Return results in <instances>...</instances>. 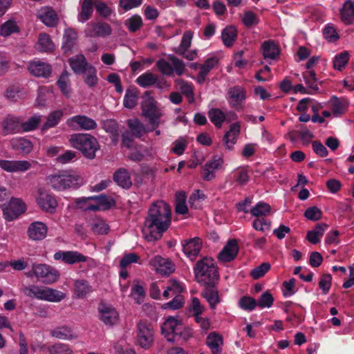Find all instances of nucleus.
Here are the masks:
<instances>
[{"label": "nucleus", "instance_id": "6e6d98bb", "mask_svg": "<svg viewBox=\"0 0 354 354\" xmlns=\"http://www.w3.org/2000/svg\"><path fill=\"white\" fill-rule=\"evenodd\" d=\"M28 71L35 77H44V62L41 61H32L29 63Z\"/></svg>", "mask_w": 354, "mask_h": 354}, {"label": "nucleus", "instance_id": "5701e85b", "mask_svg": "<svg viewBox=\"0 0 354 354\" xmlns=\"http://www.w3.org/2000/svg\"><path fill=\"white\" fill-rule=\"evenodd\" d=\"M113 180L118 185L124 189H129L132 185L131 176L124 168H120L115 171Z\"/></svg>", "mask_w": 354, "mask_h": 354}, {"label": "nucleus", "instance_id": "2eb2a0df", "mask_svg": "<svg viewBox=\"0 0 354 354\" xmlns=\"http://www.w3.org/2000/svg\"><path fill=\"white\" fill-rule=\"evenodd\" d=\"M23 118L8 115L2 122L1 127L4 135L21 132V121Z\"/></svg>", "mask_w": 354, "mask_h": 354}, {"label": "nucleus", "instance_id": "0e129e2a", "mask_svg": "<svg viewBox=\"0 0 354 354\" xmlns=\"http://www.w3.org/2000/svg\"><path fill=\"white\" fill-rule=\"evenodd\" d=\"M270 269V264L267 262L261 263L250 272V275L254 279L262 277Z\"/></svg>", "mask_w": 354, "mask_h": 354}, {"label": "nucleus", "instance_id": "9b49d317", "mask_svg": "<svg viewBox=\"0 0 354 354\" xmlns=\"http://www.w3.org/2000/svg\"><path fill=\"white\" fill-rule=\"evenodd\" d=\"M99 318L107 326H113L119 321V314L113 307L100 304L98 308Z\"/></svg>", "mask_w": 354, "mask_h": 354}, {"label": "nucleus", "instance_id": "5fc2aeb1", "mask_svg": "<svg viewBox=\"0 0 354 354\" xmlns=\"http://www.w3.org/2000/svg\"><path fill=\"white\" fill-rule=\"evenodd\" d=\"M142 25V19L141 17L138 15H133L125 21V26L131 32H136Z\"/></svg>", "mask_w": 354, "mask_h": 354}, {"label": "nucleus", "instance_id": "4468645a", "mask_svg": "<svg viewBox=\"0 0 354 354\" xmlns=\"http://www.w3.org/2000/svg\"><path fill=\"white\" fill-rule=\"evenodd\" d=\"M239 250L237 241L236 239H230L219 252L218 259L223 263L232 261L237 256Z\"/></svg>", "mask_w": 354, "mask_h": 354}, {"label": "nucleus", "instance_id": "39448f33", "mask_svg": "<svg viewBox=\"0 0 354 354\" xmlns=\"http://www.w3.org/2000/svg\"><path fill=\"white\" fill-rule=\"evenodd\" d=\"M142 98V115L149 120V122L153 129H156L160 124V118L162 116V112L159 104L151 96V92L149 91L144 93Z\"/></svg>", "mask_w": 354, "mask_h": 354}, {"label": "nucleus", "instance_id": "052dcab7", "mask_svg": "<svg viewBox=\"0 0 354 354\" xmlns=\"http://www.w3.org/2000/svg\"><path fill=\"white\" fill-rule=\"evenodd\" d=\"M96 73H97V71H96L95 68L92 65L89 66L87 68L86 73H84L85 75V79H84L85 83L88 86L92 87L96 84V83L97 82V77Z\"/></svg>", "mask_w": 354, "mask_h": 354}, {"label": "nucleus", "instance_id": "3c124183", "mask_svg": "<svg viewBox=\"0 0 354 354\" xmlns=\"http://www.w3.org/2000/svg\"><path fill=\"white\" fill-rule=\"evenodd\" d=\"M349 53L347 51H344L337 55L333 59V68L337 71H342L349 60Z\"/></svg>", "mask_w": 354, "mask_h": 354}, {"label": "nucleus", "instance_id": "f704fd0d", "mask_svg": "<svg viewBox=\"0 0 354 354\" xmlns=\"http://www.w3.org/2000/svg\"><path fill=\"white\" fill-rule=\"evenodd\" d=\"M11 145L13 149L20 151L23 153H29L32 148L30 141L25 138H15L11 141Z\"/></svg>", "mask_w": 354, "mask_h": 354}, {"label": "nucleus", "instance_id": "4be33fe9", "mask_svg": "<svg viewBox=\"0 0 354 354\" xmlns=\"http://www.w3.org/2000/svg\"><path fill=\"white\" fill-rule=\"evenodd\" d=\"M240 131L241 126L239 122H236L231 124L230 130L225 133L223 137V142L228 149H231L236 143Z\"/></svg>", "mask_w": 354, "mask_h": 354}, {"label": "nucleus", "instance_id": "c9c22d12", "mask_svg": "<svg viewBox=\"0 0 354 354\" xmlns=\"http://www.w3.org/2000/svg\"><path fill=\"white\" fill-rule=\"evenodd\" d=\"M127 124L135 138H140L147 132L145 125L138 119H129Z\"/></svg>", "mask_w": 354, "mask_h": 354}, {"label": "nucleus", "instance_id": "423d86ee", "mask_svg": "<svg viewBox=\"0 0 354 354\" xmlns=\"http://www.w3.org/2000/svg\"><path fill=\"white\" fill-rule=\"evenodd\" d=\"M136 342L141 348L149 349L154 342V329L147 321H140L136 326Z\"/></svg>", "mask_w": 354, "mask_h": 354}, {"label": "nucleus", "instance_id": "f8f14e48", "mask_svg": "<svg viewBox=\"0 0 354 354\" xmlns=\"http://www.w3.org/2000/svg\"><path fill=\"white\" fill-rule=\"evenodd\" d=\"M87 257L77 251H58L54 254V259L56 261L62 260L66 264H75L77 263L86 262Z\"/></svg>", "mask_w": 354, "mask_h": 354}, {"label": "nucleus", "instance_id": "7c9ffc66", "mask_svg": "<svg viewBox=\"0 0 354 354\" xmlns=\"http://www.w3.org/2000/svg\"><path fill=\"white\" fill-rule=\"evenodd\" d=\"M237 38V30L234 26H228L221 32V39L226 47H230Z\"/></svg>", "mask_w": 354, "mask_h": 354}, {"label": "nucleus", "instance_id": "a878e982", "mask_svg": "<svg viewBox=\"0 0 354 354\" xmlns=\"http://www.w3.org/2000/svg\"><path fill=\"white\" fill-rule=\"evenodd\" d=\"M332 113L335 116L343 115L348 107V102L345 98L333 96L330 99Z\"/></svg>", "mask_w": 354, "mask_h": 354}, {"label": "nucleus", "instance_id": "1a4fd4ad", "mask_svg": "<svg viewBox=\"0 0 354 354\" xmlns=\"http://www.w3.org/2000/svg\"><path fill=\"white\" fill-rule=\"evenodd\" d=\"M66 125L72 130H93L97 127V123L94 120L86 115H77L68 118L66 122Z\"/></svg>", "mask_w": 354, "mask_h": 354}, {"label": "nucleus", "instance_id": "7ed1b4c3", "mask_svg": "<svg viewBox=\"0 0 354 354\" xmlns=\"http://www.w3.org/2000/svg\"><path fill=\"white\" fill-rule=\"evenodd\" d=\"M48 184L57 190L66 189H77L83 185V178L74 171H62L58 174L50 175L48 178Z\"/></svg>", "mask_w": 354, "mask_h": 354}, {"label": "nucleus", "instance_id": "de8ad7c7", "mask_svg": "<svg viewBox=\"0 0 354 354\" xmlns=\"http://www.w3.org/2000/svg\"><path fill=\"white\" fill-rule=\"evenodd\" d=\"M186 196L185 192H179L176 194V207L175 210L177 214H185L188 212V207L185 203Z\"/></svg>", "mask_w": 354, "mask_h": 354}, {"label": "nucleus", "instance_id": "864d4df0", "mask_svg": "<svg viewBox=\"0 0 354 354\" xmlns=\"http://www.w3.org/2000/svg\"><path fill=\"white\" fill-rule=\"evenodd\" d=\"M90 227L95 234H106L109 230L107 224L102 219H94L91 223Z\"/></svg>", "mask_w": 354, "mask_h": 354}, {"label": "nucleus", "instance_id": "c85d7f7f", "mask_svg": "<svg viewBox=\"0 0 354 354\" xmlns=\"http://www.w3.org/2000/svg\"><path fill=\"white\" fill-rule=\"evenodd\" d=\"M102 126L106 132L110 133L113 144L116 145L119 140L118 124L113 120H106L103 122Z\"/></svg>", "mask_w": 354, "mask_h": 354}, {"label": "nucleus", "instance_id": "49530a36", "mask_svg": "<svg viewBox=\"0 0 354 354\" xmlns=\"http://www.w3.org/2000/svg\"><path fill=\"white\" fill-rule=\"evenodd\" d=\"M270 209L271 208L269 204L264 202H259L250 209V212L253 216L263 217L270 214Z\"/></svg>", "mask_w": 354, "mask_h": 354}, {"label": "nucleus", "instance_id": "ea45409f", "mask_svg": "<svg viewBox=\"0 0 354 354\" xmlns=\"http://www.w3.org/2000/svg\"><path fill=\"white\" fill-rule=\"evenodd\" d=\"M23 293L29 297L38 299H44V286H30L22 288Z\"/></svg>", "mask_w": 354, "mask_h": 354}, {"label": "nucleus", "instance_id": "a211bd4d", "mask_svg": "<svg viewBox=\"0 0 354 354\" xmlns=\"http://www.w3.org/2000/svg\"><path fill=\"white\" fill-rule=\"evenodd\" d=\"M30 166V163L26 160H0V167L7 172L26 171Z\"/></svg>", "mask_w": 354, "mask_h": 354}, {"label": "nucleus", "instance_id": "8fccbe9b", "mask_svg": "<svg viewBox=\"0 0 354 354\" xmlns=\"http://www.w3.org/2000/svg\"><path fill=\"white\" fill-rule=\"evenodd\" d=\"M41 116L33 115L30 117L27 121H21V132H28L35 130L41 122Z\"/></svg>", "mask_w": 354, "mask_h": 354}, {"label": "nucleus", "instance_id": "9d476101", "mask_svg": "<svg viewBox=\"0 0 354 354\" xmlns=\"http://www.w3.org/2000/svg\"><path fill=\"white\" fill-rule=\"evenodd\" d=\"M181 322L173 317H169L162 325L161 332L168 342L176 341V335L180 329Z\"/></svg>", "mask_w": 354, "mask_h": 354}, {"label": "nucleus", "instance_id": "ddd939ff", "mask_svg": "<svg viewBox=\"0 0 354 354\" xmlns=\"http://www.w3.org/2000/svg\"><path fill=\"white\" fill-rule=\"evenodd\" d=\"M246 97L245 89L240 86H235L229 88L227 99L231 107L239 110Z\"/></svg>", "mask_w": 354, "mask_h": 354}, {"label": "nucleus", "instance_id": "680f3d73", "mask_svg": "<svg viewBox=\"0 0 354 354\" xmlns=\"http://www.w3.org/2000/svg\"><path fill=\"white\" fill-rule=\"evenodd\" d=\"M274 298L268 291L262 293L257 301V306L261 308H270L272 306Z\"/></svg>", "mask_w": 354, "mask_h": 354}, {"label": "nucleus", "instance_id": "338daca9", "mask_svg": "<svg viewBox=\"0 0 354 354\" xmlns=\"http://www.w3.org/2000/svg\"><path fill=\"white\" fill-rule=\"evenodd\" d=\"M239 306L245 310H252L257 306V300L250 297H243L239 301Z\"/></svg>", "mask_w": 354, "mask_h": 354}, {"label": "nucleus", "instance_id": "6e6552de", "mask_svg": "<svg viewBox=\"0 0 354 354\" xmlns=\"http://www.w3.org/2000/svg\"><path fill=\"white\" fill-rule=\"evenodd\" d=\"M26 210V204L21 198H11L8 204L3 207V218L7 221L17 218Z\"/></svg>", "mask_w": 354, "mask_h": 354}, {"label": "nucleus", "instance_id": "603ef678", "mask_svg": "<svg viewBox=\"0 0 354 354\" xmlns=\"http://www.w3.org/2000/svg\"><path fill=\"white\" fill-rule=\"evenodd\" d=\"M63 117V111L56 110L52 111L46 118V129L55 127Z\"/></svg>", "mask_w": 354, "mask_h": 354}, {"label": "nucleus", "instance_id": "72a5a7b5", "mask_svg": "<svg viewBox=\"0 0 354 354\" xmlns=\"http://www.w3.org/2000/svg\"><path fill=\"white\" fill-rule=\"evenodd\" d=\"M81 11L78 15V20L81 22L88 21L93 12V3L92 0H81Z\"/></svg>", "mask_w": 354, "mask_h": 354}, {"label": "nucleus", "instance_id": "79ce46f5", "mask_svg": "<svg viewBox=\"0 0 354 354\" xmlns=\"http://www.w3.org/2000/svg\"><path fill=\"white\" fill-rule=\"evenodd\" d=\"M26 275L31 278L33 282L44 283V264H33L32 270L28 272Z\"/></svg>", "mask_w": 354, "mask_h": 354}, {"label": "nucleus", "instance_id": "bb28decb", "mask_svg": "<svg viewBox=\"0 0 354 354\" xmlns=\"http://www.w3.org/2000/svg\"><path fill=\"white\" fill-rule=\"evenodd\" d=\"M86 199L97 202L99 206L103 210L109 209L115 204V201L112 198L108 197L105 194H100L98 196H90L88 198H81L77 201V205L79 206L80 203L82 201L85 202Z\"/></svg>", "mask_w": 354, "mask_h": 354}, {"label": "nucleus", "instance_id": "0eeeda50", "mask_svg": "<svg viewBox=\"0 0 354 354\" xmlns=\"http://www.w3.org/2000/svg\"><path fill=\"white\" fill-rule=\"evenodd\" d=\"M168 59L171 62L160 59L156 62V66L158 70L165 75L171 76L175 72L178 76L184 73L185 65L184 62L172 55H168Z\"/></svg>", "mask_w": 354, "mask_h": 354}, {"label": "nucleus", "instance_id": "13d9d810", "mask_svg": "<svg viewBox=\"0 0 354 354\" xmlns=\"http://www.w3.org/2000/svg\"><path fill=\"white\" fill-rule=\"evenodd\" d=\"M303 77L309 88L316 92L319 91V87L317 84L318 80L316 77V73L313 70L304 73Z\"/></svg>", "mask_w": 354, "mask_h": 354}, {"label": "nucleus", "instance_id": "bf43d9fd", "mask_svg": "<svg viewBox=\"0 0 354 354\" xmlns=\"http://www.w3.org/2000/svg\"><path fill=\"white\" fill-rule=\"evenodd\" d=\"M50 354H73V351L68 345L62 343H57L48 348Z\"/></svg>", "mask_w": 354, "mask_h": 354}, {"label": "nucleus", "instance_id": "dca6fc26", "mask_svg": "<svg viewBox=\"0 0 354 354\" xmlns=\"http://www.w3.org/2000/svg\"><path fill=\"white\" fill-rule=\"evenodd\" d=\"M183 251L185 254L193 261L198 255L201 247L202 241L198 237H195L185 240L182 243Z\"/></svg>", "mask_w": 354, "mask_h": 354}, {"label": "nucleus", "instance_id": "f3484780", "mask_svg": "<svg viewBox=\"0 0 354 354\" xmlns=\"http://www.w3.org/2000/svg\"><path fill=\"white\" fill-rule=\"evenodd\" d=\"M223 162L220 156H214L211 160L207 162L203 168V178L209 181L215 178V171L220 169Z\"/></svg>", "mask_w": 354, "mask_h": 354}, {"label": "nucleus", "instance_id": "b1692460", "mask_svg": "<svg viewBox=\"0 0 354 354\" xmlns=\"http://www.w3.org/2000/svg\"><path fill=\"white\" fill-rule=\"evenodd\" d=\"M206 343L212 354H222L223 341L220 335L216 333H209L207 337Z\"/></svg>", "mask_w": 354, "mask_h": 354}, {"label": "nucleus", "instance_id": "a19ab883", "mask_svg": "<svg viewBox=\"0 0 354 354\" xmlns=\"http://www.w3.org/2000/svg\"><path fill=\"white\" fill-rule=\"evenodd\" d=\"M202 295L208 301L211 308H215L216 304L219 303L218 293L214 286H207L202 292Z\"/></svg>", "mask_w": 354, "mask_h": 354}, {"label": "nucleus", "instance_id": "f03ea898", "mask_svg": "<svg viewBox=\"0 0 354 354\" xmlns=\"http://www.w3.org/2000/svg\"><path fill=\"white\" fill-rule=\"evenodd\" d=\"M196 281L207 286H214L218 280V272L212 258L205 257L198 261L194 268Z\"/></svg>", "mask_w": 354, "mask_h": 354}, {"label": "nucleus", "instance_id": "473e14b6", "mask_svg": "<svg viewBox=\"0 0 354 354\" xmlns=\"http://www.w3.org/2000/svg\"><path fill=\"white\" fill-rule=\"evenodd\" d=\"M28 234L32 240H42L44 238V223L42 222H34L28 229Z\"/></svg>", "mask_w": 354, "mask_h": 354}, {"label": "nucleus", "instance_id": "2f4dec72", "mask_svg": "<svg viewBox=\"0 0 354 354\" xmlns=\"http://www.w3.org/2000/svg\"><path fill=\"white\" fill-rule=\"evenodd\" d=\"M328 227V225L326 223L317 224L313 230H310L307 232L306 239L313 244L318 243L319 242L320 237L324 235V232Z\"/></svg>", "mask_w": 354, "mask_h": 354}, {"label": "nucleus", "instance_id": "09e8293b", "mask_svg": "<svg viewBox=\"0 0 354 354\" xmlns=\"http://www.w3.org/2000/svg\"><path fill=\"white\" fill-rule=\"evenodd\" d=\"M66 293L53 289L51 288H46L45 290V298L46 301L51 302H59L66 297Z\"/></svg>", "mask_w": 354, "mask_h": 354}, {"label": "nucleus", "instance_id": "412c9836", "mask_svg": "<svg viewBox=\"0 0 354 354\" xmlns=\"http://www.w3.org/2000/svg\"><path fill=\"white\" fill-rule=\"evenodd\" d=\"M68 63L73 72L76 74L84 73L91 66L83 54L76 55L68 59Z\"/></svg>", "mask_w": 354, "mask_h": 354}, {"label": "nucleus", "instance_id": "58836bf2", "mask_svg": "<svg viewBox=\"0 0 354 354\" xmlns=\"http://www.w3.org/2000/svg\"><path fill=\"white\" fill-rule=\"evenodd\" d=\"M183 291L184 288L180 282L176 280H171L169 281V285L164 290L162 295L165 298L168 299L176 295H180Z\"/></svg>", "mask_w": 354, "mask_h": 354}, {"label": "nucleus", "instance_id": "c03bdc74", "mask_svg": "<svg viewBox=\"0 0 354 354\" xmlns=\"http://www.w3.org/2000/svg\"><path fill=\"white\" fill-rule=\"evenodd\" d=\"M211 122L218 128H221L223 122L227 119V115L219 109H211L208 111Z\"/></svg>", "mask_w": 354, "mask_h": 354}, {"label": "nucleus", "instance_id": "774afa93", "mask_svg": "<svg viewBox=\"0 0 354 354\" xmlns=\"http://www.w3.org/2000/svg\"><path fill=\"white\" fill-rule=\"evenodd\" d=\"M18 27L15 22L12 21H8L4 23L1 26V35L3 37H7L10 35L12 33L17 32Z\"/></svg>", "mask_w": 354, "mask_h": 354}, {"label": "nucleus", "instance_id": "a18cd8bd", "mask_svg": "<svg viewBox=\"0 0 354 354\" xmlns=\"http://www.w3.org/2000/svg\"><path fill=\"white\" fill-rule=\"evenodd\" d=\"M50 334L59 339H73L75 337L71 330L66 326H60L50 330Z\"/></svg>", "mask_w": 354, "mask_h": 354}, {"label": "nucleus", "instance_id": "4c0bfd02", "mask_svg": "<svg viewBox=\"0 0 354 354\" xmlns=\"http://www.w3.org/2000/svg\"><path fill=\"white\" fill-rule=\"evenodd\" d=\"M138 100V91L136 88H129L126 91L124 97V106L127 109L134 108Z\"/></svg>", "mask_w": 354, "mask_h": 354}, {"label": "nucleus", "instance_id": "e433bc0d", "mask_svg": "<svg viewBox=\"0 0 354 354\" xmlns=\"http://www.w3.org/2000/svg\"><path fill=\"white\" fill-rule=\"evenodd\" d=\"M263 55L265 59H274L279 54V50L274 41L268 40L262 44Z\"/></svg>", "mask_w": 354, "mask_h": 354}, {"label": "nucleus", "instance_id": "aec40b11", "mask_svg": "<svg viewBox=\"0 0 354 354\" xmlns=\"http://www.w3.org/2000/svg\"><path fill=\"white\" fill-rule=\"evenodd\" d=\"M77 34L76 31L72 28H66L63 35L62 49L65 53H73L74 48L77 45Z\"/></svg>", "mask_w": 354, "mask_h": 354}, {"label": "nucleus", "instance_id": "c756f323", "mask_svg": "<svg viewBox=\"0 0 354 354\" xmlns=\"http://www.w3.org/2000/svg\"><path fill=\"white\" fill-rule=\"evenodd\" d=\"M91 292L93 288L87 281L78 279L74 282V293L77 298H84Z\"/></svg>", "mask_w": 354, "mask_h": 354}, {"label": "nucleus", "instance_id": "393cba45", "mask_svg": "<svg viewBox=\"0 0 354 354\" xmlns=\"http://www.w3.org/2000/svg\"><path fill=\"white\" fill-rule=\"evenodd\" d=\"M341 19L346 24L354 23V1L346 0L340 10Z\"/></svg>", "mask_w": 354, "mask_h": 354}, {"label": "nucleus", "instance_id": "4d7b16f0", "mask_svg": "<svg viewBox=\"0 0 354 354\" xmlns=\"http://www.w3.org/2000/svg\"><path fill=\"white\" fill-rule=\"evenodd\" d=\"M59 21V18L57 12L50 7H46V26L55 28Z\"/></svg>", "mask_w": 354, "mask_h": 354}, {"label": "nucleus", "instance_id": "37998d69", "mask_svg": "<svg viewBox=\"0 0 354 354\" xmlns=\"http://www.w3.org/2000/svg\"><path fill=\"white\" fill-rule=\"evenodd\" d=\"M158 76L149 71L140 75L136 79V83L143 88L149 87L157 83Z\"/></svg>", "mask_w": 354, "mask_h": 354}, {"label": "nucleus", "instance_id": "cd10ccee", "mask_svg": "<svg viewBox=\"0 0 354 354\" xmlns=\"http://www.w3.org/2000/svg\"><path fill=\"white\" fill-rule=\"evenodd\" d=\"M91 29L89 35L91 37H106L112 32L110 25L107 23L99 22L91 24Z\"/></svg>", "mask_w": 354, "mask_h": 354}, {"label": "nucleus", "instance_id": "20e7f679", "mask_svg": "<svg viewBox=\"0 0 354 354\" xmlns=\"http://www.w3.org/2000/svg\"><path fill=\"white\" fill-rule=\"evenodd\" d=\"M69 142L73 147L80 151L85 157L89 159H93L95 157V152L100 148L96 138L87 133L73 134Z\"/></svg>", "mask_w": 354, "mask_h": 354}, {"label": "nucleus", "instance_id": "f257e3e1", "mask_svg": "<svg viewBox=\"0 0 354 354\" xmlns=\"http://www.w3.org/2000/svg\"><path fill=\"white\" fill-rule=\"evenodd\" d=\"M171 222V212L168 204L162 201L152 203L145 218L142 234L149 242L159 240L169 227Z\"/></svg>", "mask_w": 354, "mask_h": 354}, {"label": "nucleus", "instance_id": "69168bd1", "mask_svg": "<svg viewBox=\"0 0 354 354\" xmlns=\"http://www.w3.org/2000/svg\"><path fill=\"white\" fill-rule=\"evenodd\" d=\"M332 285V277L330 274H324L321 277L319 282V287L322 291L323 295H326Z\"/></svg>", "mask_w": 354, "mask_h": 354}, {"label": "nucleus", "instance_id": "e2e57ef3", "mask_svg": "<svg viewBox=\"0 0 354 354\" xmlns=\"http://www.w3.org/2000/svg\"><path fill=\"white\" fill-rule=\"evenodd\" d=\"M59 277L60 273L56 268L46 265V283L52 284L56 282Z\"/></svg>", "mask_w": 354, "mask_h": 354}, {"label": "nucleus", "instance_id": "6ab92c4d", "mask_svg": "<svg viewBox=\"0 0 354 354\" xmlns=\"http://www.w3.org/2000/svg\"><path fill=\"white\" fill-rule=\"evenodd\" d=\"M149 264L154 267L157 272L165 275L171 274L174 270L171 262L158 255L151 259Z\"/></svg>", "mask_w": 354, "mask_h": 354}]
</instances>
